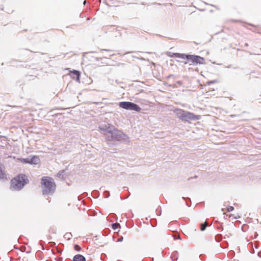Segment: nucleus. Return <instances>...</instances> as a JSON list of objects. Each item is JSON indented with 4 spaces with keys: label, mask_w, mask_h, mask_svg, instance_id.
Masks as SVG:
<instances>
[{
    "label": "nucleus",
    "mask_w": 261,
    "mask_h": 261,
    "mask_svg": "<svg viewBox=\"0 0 261 261\" xmlns=\"http://www.w3.org/2000/svg\"><path fill=\"white\" fill-rule=\"evenodd\" d=\"M174 56L176 57H177V58H182V59H185V58H186V56L184 54H179V53H175L174 54Z\"/></svg>",
    "instance_id": "nucleus-14"
},
{
    "label": "nucleus",
    "mask_w": 261,
    "mask_h": 261,
    "mask_svg": "<svg viewBox=\"0 0 261 261\" xmlns=\"http://www.w3.org/2000/svg\"><path fill=\"white\" fill-rule=\"evenodd\" d=\"M120 227V224L118 223H114L112 225V228L114 230L117 229Z\"/></svg>",
    "instance_id": "nucleus-15"
},
{
    "label": "nucleus",
    "mask_w": 261,
    "mask_h": 261,
    "mask_svg": "<svg viewBox=\"0 0 261 261\" xmlns=\"http://www.w3.org/2000/svg\"><path fill=\"white\" fill-rule=\"evenodd\" d=\"M21 162L24 163L30 164L31 165H36L39 163V159L36 156H34L32 158L22 159Z\"/></svg>",
    "instance_id": "nucleus-7"
},
{
    "label": "nucleus",
    "mask_w": 261,
    "mask_h": 261,
    "mask_svg": "<svg viewBox=\"0 0 261 261\" xmlns=\"http://www.w3.org/2000/svg\"><path fill=\"white\" fill-rule=\"evenodd\" d=\"M73 261H86V259L82 255L77 254L74 256Z\"/></svg>",
    "instance_id": "nucleus-10"
},
{
    "label": "nucleus",
    "mask_w": 261,
    "mask_h": 261,
    "mask_svg": "<svg viewBox=\"0 0 261 261\" xmlns=\"http://www.w3.org/2000/svg\"><path fill=\"white\" fill-rule=\"evenodd\" d=\"M245 46H248L247 43H245Z\"/></svg>",
    "instance_id": "nucleus-25"
},
{
    "label": "nucleus",
    "mask_w": 261,
    "mask_h": 261,
    "mask_svg": "<svg viewBox=\"0 0 261 261\" xmlns=\"http://www.w3.org/2000/svg\"><path fill=\"white\" fill-rule=\"evenodd\" d=\"M105 193V194H106V195H105V198H108V197H109V196H110V193H109V192L108 191H106Z\"/></svg>",
    "instance_id": "nucleus-19"
},
{
    "label": "nucleus",
    "mask_w": 261,
    "mask_h": 261,
    "mask_svg": "<svg viewBox=\"0 0 261 261\" xmlns=\"http://www.w3.org/2000/svg\"><path fill=\"white\" fill-rule=\"evenodd\" d=\"M187 59L192 62L193 63L203 64L204 63V59L198 56L187 55Z\"/></svg>",
    "instance_id": "nucleus-5"
},
{
    "label": "nucleus",
    "mask_w": 261,
    "mask_h": 261,
    "mask_svg": "<svg viewBox=\"0 0 261 261\" xmlns=\"http://www.w3.org/2000/svg\"><path fill=\"white\" fill-rule=\"evenodd\" d=\"M41 185L43 195H52L55 192L56 185L52 178L43 177L41 179Z\"/></svg>",
    "instance_id": "nucleus-1"
},
{
    "label": "nucleus",
    "mask_w": 261,
    "mask_h": 261,
    "mask_svg": "<svg viewBox=\"0 0 261 261\" xmlns=\"http://www.w3.org/2000/svg\"><path fill=\"white\" fill-rule=\"evenodd\" d=\"M65 172V171L64 170H61L57 174V176L60 178H62V179L64 178L66 176L65 175V173H64Z\"/></svg>",
    "instance_id": "nucleus-12"
},
{
    "label": "nucleus",
    "mask_w": 261,
    "mask_h": 261,
    "mask_svg": "<svg viewBox=\"0 0 261 261\" xmlns=\"http://www.w3.org/2000/svg\"><path fill=\"white\" fill-rule=\"evenodd\" d=\"M207 226H208V223H207L206 221H205L203 223H201L200 224V230H201V231H204Z\"/></svg>",
    "instance_id": "nucleus-13"
},
{
    "label": "nucleus",
    "mask_w": 261,
    "mask_h": 261,
    "mask_svg": "<svg viewBox=\"0 0 261 261\" xmlns=\"http://www.w3.org/2000/svg\"><path fill=\"white\" fill-rule=\"evenodd\" d=\"M72 74H73V78H74V76H76V80L78 82L80 81V72L78 71H76V70H74L73 72H72Z\"/></svg>",
    "instance_id": "nucleus-11"
},
{
    "label": "nucleus",
    "mask_w": 261,
    "mask_h": 261,
    "mask_svg": "<svg viewBox=\"0 0 261 261\" xmlns=\"http://www.w3.org/2000/svg\"><path fill=\"white\" fill-rule=\"evenodd\" d=\"M114 126L110 124H105L104 125H101L99 126L100 130L105 133H107V138H110L109 135L112 131Z\"/></svg>",
    "instance_id": "nucleus-8"
},
{
    "label": "nucleus",
    "mask_w": 261,
    "mask_h": 261,
    "mask_svg": "<svg viewBox=\"0 0 261 261\" xmlns=\"http://www.w3.org/2000/svg\"><path fill=\"white\" fill-rule=\"evenodd\" d=\"M122 240H123V237H121L120 238H119V239H118V241H119V242H121V241H122Z\"/></svg>",
    "instance_id": "nucleus-21"
},
{
    "label": "nucleus",
    "mask_w": 261,
    "mask_h": 261,
    "mask_svg": "<svg viewBox=\"0 0 261 261\" xmlns=\"http://www.w3.org/2000/svg\"><path fill=\"white\" fill-rule=\"evenodd\" d=\"M176 83L179 85H181V81H177Z\"/></svg>",
    "instance_id": "nucleus-20"
},
{
    "label": "nucleus",
    "mask_w": 261,
    "mask_h": 261,
    "mask_svg": "<svg viewBox=\"0 0 261 261\" xmlns=\"http://www.w3.org/2000/svg\"><path fill=\"white\" fill-rule=\"evenodd\" d=\"M258 255L260 257H261V255L260 254V253H259V252H258Z\"/></svg>",
    "instance_id": "nucleus-24"
},
{
    "label": "nucleus",
    "mask_w": 261,
    "mask_h": 261,
    "mask_svg": "<svg viewBox=\"0 0 261 261\" xmlns=\"http://www.w3.org/2000/svg\"><path fill=\"white\" fill-rule=\"evenodd\" d=\"M215 82V81H211V82H208V83L209 84H210V83H214Z\"/></svg>",
    "instance_id": "nucleus-22"
},
{
    "label": "nucleus",
    "mask_w": 261,
    "mask_h": 261,
    "mask_svg": "<svg viewBox=\"0 0 261 261\" xmlns=\"http://www.w3.org/2000/svg\"><path fill=\"white\" fill-rule=\"evenodd\" d=\"M174 113L180 119L182 120V118L185 114V111L182 109H175L174 111Z\"/></svg>",
    "instance_id": "nucleus-9"
},
{
    "label": "nucleus",
    "mask_w": 261,
    "mask_h": 261,
    "mask_svg": "<svg viewBox=\"0 0 261 261\" xmlns=\"http://www.w3.org/2000/svg\"><path fill=\"white\" fill-rule=\"evenodd\" d=\"M234 210V208L232 206H229L227 208V211L229 212H232Z\"/></svg>",
    "instance_id": "nucleus-17"
},
{
    "label": "nucleus",
    "mask_w": 261,
    "mask_h": 261,
    "mask_svg": "<svg viewBox=\"0 0 261 261\" xmlns=\"http://www.w3.org/2000/svg\"><path fill=\"white\" fill-rule=\"evenodd\" d=\"M173 77V75H170L168 76V78H170V77Z\"/></svg>",
    "instance_id": "nucleus-23"
},
{
    "label": "nucleus",
    "mask_w": 261,
    "mask_h": 261,
    "mask_svg": "<svg viewBox=\"0 0 261 261\" xmlns=\"http://www.w3.org/2000/svg\"><path fill=\"white\" fill-rule=\"evenodd\" d=\"M28 181V177L25 175H19L11 180L10 189L13 191H19L21 190Z\"/></svg>",
    "instance_id": "nucleus-2"
},
{
    "label": "nucleus",
    "mask_w": 261,
    "mask_h": 261,
    "mask_svg": "<svg viewBox=\"0 0 261 261\" xmlns=\"http://www.w3.org/2000/svg\"><path fill=\"white\" fill-rule=\"evenodd\" d=\"M74 248L77 251H80L81 250V247L78 245H75L74 246Z\"/></svg>",
    "instance_id": "nucleus-16"
},
{
    "label": "nucleus",
    "mask_w": 261,
    "mask_h": 261,
    "mask_svg": "<svg viewBox=\"0 0 261 261\" xmlns=\"http://www.w3.org/2000/svg\"><path fill=\"white\" fill-rule=\"evenodd\" d=\"M119 106L125 110H134L139 112L141 108L137 105L129 101H123L119 103Z\"/></svg>",
    "instance_id": "nucleus-4"
},
{
    "label": "nucleus",
    "mask_w": 261,
    "mask_h": 261,
    "mask_svg": "<svg viewBox=\"0 0 261 261\" xmlns=\"http://www.w3.org/2000/svg\"><path fill=\"white\" fill-rule=\"evenodd\" d=\"M72 235L70 233H66L64 236H65V238H69L70 237H71Z\"/></svg>",
    "instance_id": "nucleus-18"
},
{
    "label": "nucleus",
    "mask_w": 261,
    "mask_h": 261,
    "mask_svg": "<svg viewBox=\"0 0 261 261\" xmlns=\"http://www.w3.org/2000/svg\"><path fill=\"white\" fill-rule=\"evenodd\" d=\"M110 138H108L109 140H117L119 141L122 139H125L126 136L120 130L115 129V127L109 135Z\"/></svg>",
    "instance_id": "nucleus-3"
},
{
    "label": "nucleus",
    "mask_w": 261,
    "mask_h": 261,
    "mask_svg": "<svg viewBox=\"0 0 261 261\" xmlns=\"http://www.w3.org/2000/svg\"><path fill=\"white\" fill-rule=\"evenodd\" d=\"M199 119V116L195 115L192 113L185 111V114H184V116L182 118V121H188L189 120H194Z\"/></svg>",
    "instance_id": "nucleus-6"
}]
</instances>
